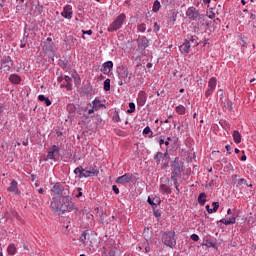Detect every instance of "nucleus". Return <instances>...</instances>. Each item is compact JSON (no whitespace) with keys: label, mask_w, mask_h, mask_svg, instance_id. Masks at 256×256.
<instances>
[{"label":"nucleus","mask_w":256,"mask_h":256,"mask_svg":"<svg viewBox=\"0 0 256 256\" xmlns=\"http://www.w3.org/2000/svg\"><path fill=\"white\" fill-rule=\"evenodd\" d=\"M61 205H63V198L60 200L55 197L52 198L50 208L54 213H57V215H61Z\"/></svg>","instance_id":"423d86ee"},{"label":"nucleus","mask_w":256,"mask_h":256,"mask_svg":"<svg viewBox=\"0 0 256 256\" xmlns=\"http://www.w3.org/2000/svg\"><path fill=\"white\" fill-rule=\"evenodd\" d=\"M217 87V78L212 77L210 78V80L208 81V89H212L215 91Z\"/></svg>","instance_id":"412c9836"},{"label":"nucleus","mask_w":256,"mask_h":256,"mask_svg":"<svg viewBox=\"0 0 256 256\" xmlns=\"http://www.w3.org/2000/svg\"><path fill=\"white\" fill-rule=\"evenodd\" d=\"M178 176H171V181H173L175 189L177 193H179V180L177 179Z\"/></svg>","instance_id":"c85d7f7f"},{"label":"nucleus","mask_w":256,"mask_h":256,"mask_svg":"<svg viewBox=\"0 0 256 256\" xmlns=\"http://www.w3.org/2000/svg\"><path fill=\"white\" fill-rule=\"evenodd\" d=\"M237 219V215L233 214L231 218L228 220L223 218L220 220V223H223L224 225H235Z\"/></svg>","instance_id":"f3484780"},{"label":"nucleus","mask_w":256,"mask_h":256,"mask_svg":"<svg viewBox=\"0 0 256 256\" xmlns=\"http://www.w3.org/2000/svg\"><path fill=\"white\" fill-rule=\"evenodd\" d=\"M163 159H169V153H167V152L164 153V154H163Z\"/></svg>","instance_id":"0e129e2a"},{"label":"nucleus","mask_w":256,"mask_h":256,"mask_svg":"<svg viewBox=\"0 0 256 256\" xmlns=\"http://www.w3.org/2000/svg\"><path fill=\"white\" fill-rule=\"evenodd\" d=\"M225 149H226V151H231V145L227 144V145L225 146Z\"/></svg>","instance_id":"69168bd1"},{"label":"nucleus","mask_w":256,"mask_h":256,"mask_svg":"<svg viewBox=\"0 0 256 256\" xmlns=\"http://www.w3.org/2000/svg\"><path fill=\"white\" fill-rule=\"evenodd\" d=\"M232 181H233L234 185H237V187H240V185H246L247 187H253V184L247 183V180H245L244 178H239V176L237 174H234L232 176Z\"/></svg>","instance_id":"1a4fd4ad"},{"label":"nucleus","mask_w":256,"mask_h":256,"mask_svg":"<svg viewBox=\"0 0 256 256\" xmlns=\"http://www.w3.org/2000/svg\"><path fill=\"white\" fill-rule=\"evenodd\" d=\"M138 47L139 49H147L149 47V39L147 37H142L138 40Z\"/></svg>","instance_id":"2eb2a0df"},{"label":"nucleus","mask_w":256,"mask_h":256,"mask_svg":"<svg viewBox=\"0 0 256 256\" xmlns=\"http://www.w3.org/2000/svg\"><path fill=\"white\" fill-rule=\"evenodd\" d=\"M228 107L230 110L233 109V102H228Z\"/></svg>","instance_id":"338daca9"},{"label":"nucleus","mask_w":256,"mask_h":256,"mask_svg":"<svg viewBox=\"0 0 256 256\" xmlns=\"http://www.w3.org/2000/svg\"><path fill=\"white\" fill-rule=\"evenodd\" d=\"M191 239H192V241H199V235H197V234H192V235H191Z\"/></svg>","instance_id":"8fccbe9b"},{"label":"nucleus","mask_w":256,"mask_h":256,"mask_svg":"<svg viewBox=\"0 0 256 256\" xmlns=\"http://www.w3.org/2000/svg\"><path fill=\"white\" fill-rule=\"evenodd\" d=\"M154 28L159 31V25L157 24V22L154 23Z\"/></svg>","instance_id":"774afa93"},{"label":"nucleus","mask_w":256,"mask_h":256,"mask_svg":"<svg viewBox=\"0 0 256 256\" xmlns=\"http://www.w3.org/2000/svg\"><path fill=\"white\" fill-rule=\"evenodd\" d=\"M67 111H68V113H70V115H73V113H75V111H77V107H75L74 104H68Z\"/></svg>","instance_id":"2f4dec72"},{"label":"nucleus","mask_w":256,"mask_h":256,"mask_svg":"<svg viewBox=\"0 0 256 256\" xmlns=\"http://www.w3.org/2000/svg\"><path fill=\"white\" fill-rule=\"evenodd\" d=\"M169 21L171 23H175V21H177V13H175V12L170 13L169 14Z\"/></svg>","instance_id":"f704fd0d"},{"label":"nucleus","mask_w":256,"mask_h":256,"mask_svg":"<svg viewBox=\"0 0 256 256\" xmlns=\"http://www.w3.org/2000/svg\"><path fill=\"white\" fill-rule=\"evenodd\" d=\"M133 174L126 173L120 177L117 178L116 183L120 185H127V183H133Z\"/></svg>","instance_id":"6e6552de"},{"label":"nucleus","mask_w":256,"mask_h":256,"mask_svg":"<svg viewBox=\"0 0 256 256\" xmlns=\"http://www.w3.org/2000/svg\"><path fill=\"white\" fill-rule=\"evenodd\" d=\"M145 103H147V93H145V91H140L137 97V105L143 107Z\"/></svg>","instance_id":"f8f14e48"},{"label":"nucleus","mask_w":256,"mask_h":256,"mask_svg":"<svg viewBox=\"0 0 256 256\" xmlns=\"http://www.w3.org/2000/svg\"><path fill=\"white\" fill-rule=\"evenodd\" d=\"M171 167V177H181V174L183 173V162H181L179 158L174 159V161L171 164Z\"/></svg>","instance_id":"20e7f679"},{"label":"nucleus","mask_w":256,"mask_h":256,"mask_svg":"<svg viewBox=\"0 0 256 256\" xmlns=\"http://www.w3.org/2000/svg\"><path fill=\"white\" fill-rule=\"evenodd\" d=\"M38 101L44 102L47 107H49L51 105V100L49 98L45 97V95H39Z\"/></svg>","instance_id":"393cba45"},{"label":"nucleus","mask_w":256,"mask_h":256,"mask_svg":"<svg viewBox=\"0 0 256 256\" xmlns=\"http://www.w3.org/2000/svg\"><path fill=\"white\" fill-rule=\"evenodd\" d=\"M243 155L240 158L242 161H247V156L245 155V151H242Z\"/></svg>","instance_id":"6e6d98bb"},{"label":"nucleus","mask_w":256,"mask_h":256,"mask_svg":"<svg viewBox=\"0 0 256 256\" xmlns=\"http://www.w3.org/2000/svg\"><path fill=\"white\" fill-rule=\"evenodd\" d=\"M154 159L157 163H161V160L163 159V153L162 152H157L154 156Z\"/></svg>","instance_id":"72a5a7b5"},{"label":"nucleus","mask_w":256,"mask_h":256,"mask_svg":"<svg viewBox=\"0 0 256 256\" xmlns=\"http://www.w3.org/2000/svg\"><path fill=\"white\" fill-rule=\"evenodd\" d=\"M61 15L65 19H73V7H71V5L65 6Z\"/></svg>","instance_id":"9b49d317"},{"label":"nucleus","mask_w":256,"mask_h":256,"mask_svg":"<svg viewBox=\"0 0 256 256\" xmlns=\"http://www.w3.org/2000/svg\"><path fill=\"white\" fill-rule=\"evenodd\" d=\"M206 211H208V213H214L209 205H206Z\"/></svg>","instance_id":"4d7b16f0"},{"label":"nucleus","mask_w":256,"mask_h":256,"mask_svg":"<svg viewBox=\"0 0 256 256\" xmlns=\"http://www.w3.org/2000/svg\"><path fill=\"white\" fill-rule=\"evenodd\" d=\"M10 83H13L14 85H19L21 83V77L17 74H12L9 77Z\"/></svg>","instance_id":"6ab92c4d"},{"label":"nucleus","mask_w":256,"mask_h":256,"mask_svg":"<svg viewBox=\"0 0 256 256\" xmlns=\"http://www.w3.org/2000/svg\"><path fill=\"white\" fill-rule=\"evenodd\" d=\"M87 231H84L80 237V243H85V241H87Z\"/></svg>","instance_id":"58836bf2"},{"label":"nucleus","mask_w":256,"mask_h":256,"mask_svg":"<svg viewBox=\"0 0 256 256\" xmlns=\"http://www.w3.org/2000/svg\"><path fill=\"white\" fill-rule=\"evenodd\" d=\"M51 191L56 195H60V197H65L66 195H69V186H66V188H63V186L60 183H56L52 187Z\"/></svg>","instance_id":"39448f33"},{"label":"nucleus","mask_w":256,"mask_h":256,"mask_svg":"<svg viewBox=\"0 0 256 256\" xmlns=\"http://www.w3.org/2000/svg\"><path fill=\"white\" fill-rule=\"evenodd\" d=\"M113 121L114 123H119L121 121V117H119L118 112H115V114L113 115Z\"/></svg>","instance_id":"a19ab883"},{"label":"nucleus","mask_w":256,"mask_h":256,"mask_svg":"<svg viewBox=\"0 0 256 256\" xmlns=\"http://www.w3.org/2000/svg\"><path fill=\"white\" fill-rule=\"evenodd\" d=\"M8 191L9 193H16L19 195V188L17 187V182L15 180L11 182L10 187H8Z\"/></svg>","instance_id":"a211bd4d"},{"label":"nucleus","mask_w":256,"mask_h":256,"mask_svg":"<svg viewBox=\"0 0 256 256\" xmlns=\"http://www.w3.org/2000/svg\"><path fill=\"white\" fill-rule=\"evenodd\" d=\"M125 19L127 16L125 14H120L108 27L109 33H113L114 31H119L123 27V23H125Z\"/></svg>","instance_id":"f03ea898"},{"label":"nucleus","mask_w":256,"mask_h":256,"mask_svg":"<svg viewBox=\"0 0 256 256\" xmlns=\"http://www.w3.org/2000/svg\"><path fill=\"white\" fill-rule=\"evenodd\" d=\"M67 91H71L73 89V85L71 83L66 84Z\"/></svg>","instance_id":"603ef678"},{"label":"nucleus","mask_w":256,"mask_h":256,"mask_svg":"<svg viewBox=\"0 0 256 256\" xmlns=\"http://www.w3.org/2000/svg\"><path fill=\"white\" fill-rule=\"evenodd\" d=\"M179 49L183 55H189V51L191 50V42L189 40H185Z\"/></svg>","instance_id":"4468645a"},{"label":"nucleus","mask_w":256,"mask_h":256,"mask_svg":"<svg viewBox=\"0 0 256 256\" xmlns=\"http://www.w3.org/2000/svg\"><path fill=\"white\" fill-rule=\"evenodd\" d=\"M149 133H152L151 132V128L149 126L145 127L144 130H143V134L144 135H149Z\"/></svg>","instance_id":"49530a36"},{"label":"nucleus","mask_w":256,"mask_h":256,"mask_svg":"<svg viewBox=\"0 0 256 256\" xmlns=\"http://www.w3.org/2000/svg\"><path fill=\"white\" fill-rule=\"evenodd\" d=\"M44 49H46V51H53V43L45 44Z\"/></svg>","instance_id":"c03bdc74"},{"label":"nucleus","mask_w":256,"mask_h":256,"mask_svg":"<svg viewBox=\"0 0 256 256\" xmlns=\"http://www.w3.org/2000/svg\"><path fill=\"white\" fill-rule=\"evenodd\" d=\"M145 253H149V251H151V246H149V244H148V246H145Z\"/></svg>","instance_id":"052dcab7"},{"label":"nucleus","mask_w":256,"mask_h":256,"mask_svg":"<svg viewBox=\"0 0 256 256\" xmlns=\"http://www.w3.org/2000/svg\"><path fill=\"white\" fill-rule=\"evenodd\" d=\"M208 17H209V19H215V13H210L209 15H208Z\"/></svg>","instance_id":"e2e57ef3"},{"label":"nucleus","mask_w":256,"mask_h":256,"mask_svg":"<svg viewBox=\"0 0 256 256\" xmlns=\"http://www.w3.org/2000/svg\"><path fill=\"white\" fill-rule=\"evenodd\" d=\"M89 172L91 173L92 177H97V175H99V169L96 167L90 168Z\"/></svg>","instance_id":"c9c22d12"},{"label":"nucleus","mask_w":256,"mask_h":256,"mask_svg":"<svg viewBox=\"0 0 256 256\" xmlns=\"http://www.w3.org/2000/svg\"><path fill=\"white\" fill-rule=\"evenodd\" d=\"M113 71V61H107L102 65L101 72L104 73V75H109Z\"/></svg>","instance_id":"ddd939ff"},{"label":"nucleus","mask_w":256,"mask_h":256,"mask_svg":"<svg viewBox=\"0 0 256 256\" xmlns=\"http://www.w3.org/2000/svg\"><path fill=\"white\" fill-rule=\"evenodd\" d=\"M233 139H234V143H241V133H239V131L235 130L233 132V135H232Z\"/></svg>","instance_id":"b1692460"},{"label":"nucleus","mask_w":256,"mask_h":256,"mask_svg":"<svg viewBox=\"0 0 256 256\" xmlns=\"http://www.w3.org/2000/svg\"><path fill=\"white\" fill-rule=\"evenodd\" d=\"M212 206H213L212 211L214 213H217V210L219 209V202H213Z\"/></svg>","instance_id":"37998d69"},{"label":"nucleus","mask_w":256,"mask_h":256,"mask_svg":"<svg viewBox=\"0 0 256 256\" xmlns=\"http://www.w3.org/2000/svg\"><path fill=\"white\" fill-rule=\"evenodd\" d=\"M92 107L96 110L99 111V109H101V107H105V104L101 103V100L95 99L94 101H92Z\"/></svg>","instance_id":"4be33fe9"},{"label":"nucleus","mask_w":256,"mask_h":256,"mask_svg":"<svg viewBox=\"0 0 256 256\" xmlns=\"http://www.w3.org/2000/svg\"><path fill=\"white\" fill-rule=\"evenodd\" d=\"M127 113H129V114L135 113V103H133V102L129 103V109L127 110Z\"/></svg>","instance_id":"e433bc0d"},{"label":"nucleus","mask_w":256,"mask_h":256,"mask_svg":"<svg viewBox=\"0 0 256 256\" xmlns=\"http://www.w3.org/2000/svg\"><path fill=\"white\" fill-rule=\"evenodd\" d=\"M118 75H119L120 79H127V77H129V69H127V67L119 68Z\"/></svg>","instance_id":"dca6fc26"},{"label":"nucleus","mask_w":256,"mask_h":256,"mask_svg":"<svg viewBox=\"0 0 256 256\" xmlns=\"http://www.w3.org/2000/svg\"><path fill=\"white\" fill-rule=\"evenodd\" d=\"M147 202L149 203V205H155V203L153 202V199H151V197H148Z\"/></svg>","instance_id":"bf43d9fd"},{"label":"nucleus","mask_w":256,"mask_h":256,"mask_svg":"<svg viewBox=\"0 0 256 256\" xmlns=\"http://www.w3.org/2000/svg\"><path fill=\"white\" fill-rule=\"evenodd\" d=\"M198 203L200 205H205V203H207V194L204 192L200 193L198 196Z\"/></svg>","instance_id":"5701e85b"},{"label":"nucleus","mask_w":256,"mask_h":256,"mask_svg":"<svg viewBox=\"0 0 256 256\" xmlns=\"http://www.w3.org/2000/svg\"><path fill=\"white\" fill-rule=\"evenodd\" d=\"M186 17L191 21H197V19H201V14H199V10L195 7H189L186 11Z\"/></svg>","instance_id":"0eeeda50"},{"label":"nucleus","mask_w":256,"mask_h":256,"mask_svg":"<svg viewBox=\"0 0 256 256\" xmlns=\"http://www.w3.org/2000/svg\"><path fill=\"white\" fill-rule=\"evenodd\" d=\"M36 9H38L39 13H42V11H43V6L38 5V6H36Z\"/></svg>","instance_id":"680f3d73"},{"label":"nucleus","mask_w":256,"mask_h":256,"mask_svg":"<svg viewBox=\"0 0 256 256\" xmlns=\"http://www.w3.org/2000/svg\"><path fill=\"white\" fill-rule=\"evenodd\" d=\"M104 91H111V80L109 78L104 81Z\"/></svg>","instance_id":"7c9ffc66"},{"label":"nucleus","mask_w":256,"mask_h":256,"mask_svg":"<svg viewBox=\"0 0 256 256\" xmlns=\"http://www.w3.org/2000/svg\"><path fill=\"white\" fill-rule=\"evenodd\" d=\"M7 252L9 255H15V253H17V248L15 247V244H10L7 248Z\"/></svg>","instance_id":"bb28decb"},{"label":"nucleus","mask_w":256,"mask_h":256,"mask_svg":"<svg viewBox=\"0 0 256 256\" xmlns=\"http://www.w3.org/2000/svg\"><path fill=\"white\" fill-rule=\"evenodd\" d=\"M197 36H191V37H188V41H190V45H194V47H197V45H199V42H197Z\"/></svg>","instance_id":"cd10ccee"},{"label":"nucleus","mask_w":256,"mask_h":256,"mask_svg":"<svg viewBox=\"0 0 256 256\" xmlns=\"http://www.w3.org/2000/svg\"><path fill=\"white\" fill-rule=\"evenodd\" d=\"M28 39L29 38L27 36L23 37V39L21 40V43H20L21 49H24V47H26Z\"/></svg>","instance_id":"4c0bfd02"},{"label":"nucleus","mask_w":256,"mask_h":256,"mask_svg":"<svg viewBox=\"0 0 256 256\" xmlns=\"http://www.w3.org/2000/svg\"><path fill=\"white\" fill-rule=\"evenodd\" d=\"M66 211H68V213H71V211H75V213H77V211H79L75 206V203L71 200L69 194L62 196L61 215L66 213Z\"/></svg>","instance_id":"f257e3e1"},{"label":"nucleus","mask_w":256,"mask_h":256,"mask_svg":"<svg viewBox=\"0 0 256 256\" xmlns=\"http://www.w3.org/2000/svg\"><path fill=\"white\" fill-rule=\"evenodd\" d=\"M160 193L163 195H171V188L165 184H161L159 188Z\"/></svg>","instance_id":"aec40b11"},{"label":"nucleus","mask_w":256,"mask_h":256,"mask_svg":"<svg viewBox=\"0 0 256 256\" xmlns=\"http://www.w3.org/2000/svg\"><path fill=\"white\" fill-rule=\"evenodd\" d=\"M78 194L76 195L77 199H79V197H83V188H77Z\"/></svg>","instance_id":"de8ad7c7"},{"label":"nucleus","mask_w":256,"mask_h":256,"mask_svg":"<svg viewBox=\"0 0 256 256\" xmlns=\"http://www.w3.org/2000/svg\"><path fill=\"white\" fill-rule=\"evenodd\" d=\"M65 81H66V83H71L72 78L69 76H65Z\"/></svg>","instance_id":"13d9d810"},{"label":"nucleus","mask_w":256,"mask_h":256,"mask_svg":"<svg viewBox=\"0 0 256 256\" xmlns=\"http://www.w3.org/2000/svg\"><path fill=\"white\" fill-rule=\"evenodd\" d=\"M112 189H113L115 195H119V188L117 187V185H113Z\"/></svg>","instance_id":"09e8293b"},{"label":"nucleus","mask_w":256,"mask_h":256,"mask_svg":"<svg viewBox=\"0 0 256 256\" xmlns=\"http://www.w3.org/2000/svg\"><path fill=\"white\" fill-rule=\"evenodd\" d=\"M57 157H59V148L57 147V145H53L52 149L48 151L47 158L45 159V161L49 159H57Z\"/></svg>","instance_id":"9d476101"},{"label":"nucleus","mask_w":256,"mask_h":256,"mask_svg":"<svg viewBox=\"0 0 256 256\" xmlns=\"http://www.w3.org/2000/svg\"><path fill=\"white\" fill-rule=\"evenodd\" d=\"M146 29L147 26L145 25V23L138 25V31H140L141 33H145Z\"/></svg>","instance_id":"ea45409f"},{"label":"nucleus","mask_w":256,"mask_h":256,"mask_svg":"<svg viewBox=\"0 0 256 256\" xmlns=\"http://www.w3.org/2000/svg\"><path fill=\"white\" fill-rule=\"evenodd\" d=\"M159 9H161V2H159V0H156L153 4V8L152 11L154 13H157V11H159Z\"/></svg>","instance_id":"c756f323"},{"label":"nucleus","mask_w":256,"mask_h":256,"mask_svg":"<svg viewBox=\"0 0 256 256\" xmlns=\"http://www.w3.org/2000/svg\"><path fill=\"white\" fill-rule=\"evenodd\" d=\"M83 171H85V169H83V166H78L77 168H75L74 174L78 175L79 179H82L83 178Z\"/></svg>","instance_id":"a878e982"},{"label":"nucleus","mask_w":256,"mask_h":256,"mask_svg":"<svg viewBox=\"0 0 256 256\" xmlns=\"http://www.w3.org/2000/svg\"><path fill=\"white\" fill-rule=\"evenodd\" d=\"M162 241L167 247H175L177 245V239H175V232H162Z\"/></svg>","instance_id":"7ed1b4c3"},{"label":"nucleus","mask_w":256,"mask_h":256,"mask_svg":"<svg viewBox=\"0 0 256 256\" xmlns=\"http://www.w3.org/2000/svg\"><path fill=\"white\" fill-rule=\"evenodd\" d=\"M82 177L87 178V177H93V176L89 170L84 169V171L82 172Z\"/></svg>","instance_id":"79ce46f5"},{"label":"nucleus","mask_w":256,"mask_h":256,"mask_svg":"<svg viewBox=\"0 0 256 256\" xmlns=\"http://www.w3.org/2000/svg\"><path fill=\"white\" fill-rule=\"evenodd\" d=\"M82 33L83 35H93V30H88V31L83 30Z\"/></svg>","instance_id":"3c124183"},{"label":"nucleus","mask_w":256,"mask_h":256,"mask_svg":"<svg viewBox=\"0 0 256 256\" xmlns=\"http://www.w3.org/2000/svg\"><path fill=\"white\" fill-rule=\"evenodd\" d=\"M185 111H186V108L183 105H179V106L176 107V112L179 115H185Z\"/></svg>","instance_id":"473e14b6"},{"label":"nucleus","mask_w":256,"mask_h":256,"mask_svg":"<svg viewBox=\"0 0 256 256\" xmlns=\"http://www.w3.org/2000/svg\"><path fill=\"white\" fill-rule=\"evenodd\" d=\"M3 119V105L0 104V121Z\"/></svg>","instance_id":"864d4df0"},{"label":"nucleus","mask_w":256,"mask_h":256,"mask_svg":"<svg viewBox=\"0 0 256 256\" xmlns=\"http://www.w3.org/2000/svg\"><path fill=\"white\" fill-rule=\"evenodd\" d=\"M213 91L215 90L208 88L205 92V97H211L213 95Z\"/></svg>","instance_id":"a18cd8bd"},{"label":"nucleus","mask_w":256,"mask_h":256,"mask_svg":"<svg viewBox=\"0 0 256 256\" xmlns=\"http://www.w3.org/2000/svg\"><path fill=\"white\" fill-rule=\"evenodd\" d=\"M97 111L93 106L91 109L88 110V115H92V113H95Z\"/></svg>","instance_id":"5fc2aeb1"}]
</instances>
